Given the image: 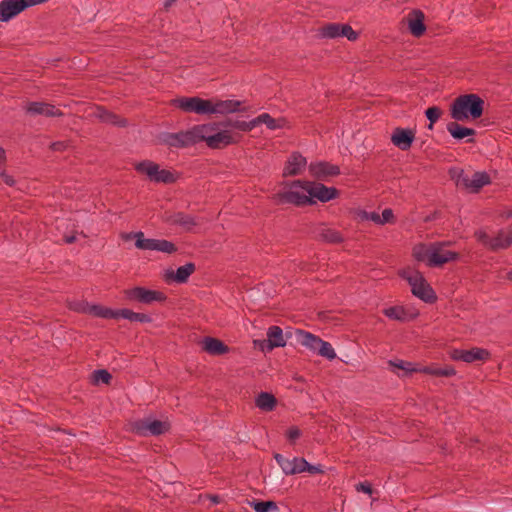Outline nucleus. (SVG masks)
Here are the masks:
<instances>
[{
    "label": "nucleus",
    "mask_w": 512,
    "mask_h": 512,
    "mask_svg": "<svg viewBox=\"0 0 512 512\" xmlns=\"http://www.w3.org/2000/svg\"><path fill=\"white\" fill-rule=\"evenodd\" d=\"M317 353L320 356L327 358L328 360H333L336 358V353L332 345L322 339L318 346Z\"/></svg>",
    "instance_id": "41"
},
{
    "label": "nucleus",
    "mask_w": 512,
    "mask_h": 512,
    "mask_svg": "<svg viewBox=\"0 0 512 512\" xmlns=\"http://www.w3.org/2000/svg\"><path fill=\"white\" fill-rule=\"evenodd\" d=\"M248 504L256 511V512H270V511H278L277 503L274 501H248Z\"/></svg>",
    "instance_id": "37"
},
{
    "label": "nucleus",
    "mask_w": 512,
    "mask_h": 512,
    "mask_svg": "<svg viewBox=\"0 0 512 512\" xmlns=\"http://www.w3.org/2000/svg\"><path fill=\"white\" fill-rule=\"evenodd\" d=\"M88 309V314L90 315L103 319H118V310H113L111 308L96 304L91 305Z\"/></svg>",
    "instance_id": "35"
},
{
    "label": "nucleus",
    "mask_w": 512,
    "mask_h": 512,
    "mask_svg": "<svg viewBox=\"0 0 512 512\" xmlns=\"http://www.w3.org/2000/svg\"><path fill=\"white\" fill-rule=\"evenodd\" d=\"M163 221L168 225L181 227L186 232H192L199 224V218L197 216L181 211L165 212Z\"/></svg>",
    "instance_id": "12"
},
{
    "label": "nucleus",
    "mask_w": 512,
    "mask_h": 512,
    "mask_svg": "<svg viewBox=\"0 0 512 512\" xmlns=\"http://www.w3.org/2000/svg\"><path fill=\"white\" fill-rule=\"evenodd\" d=\"M111 379L112 375L105 369L95 370L92 374V381L94 384H109Z\"/></svg>",
    "instance_id": "42"
},
{
    "label": "nucleus",
    "mask_w": 512,
    "mask_h": 512,
    "mask_svg": "<svg viewBox=\"0 0 512 512\" xmlns=\"http://www.w3.org/2000/svg\"><path fill=\"white\" fill-rule=\"evenodd\" d=\"M26 112L30 115H44L46 117H61L63 112L57 109L54 105L46 102H29L26 107Z\"/></svg>",
    "instance_id": "23"
},
{
    "label": "nucleus",
    "mask_w": 512,
    "mask_h": 512,
    "mask_svg": "<svg viewBox=\"0 0 512 512\" xmlns=\"http://www.w3.org/2000/svg\"><path fill=\"white\" fill-rule=\"evenodd\" d=\"M176 0H166L165 3H164V8L167 10L170 6L173 5V3L175 2Z\"/></svg>",
    "instance_id": "60"
},
{
    "label": "nucleus",
    "mask_w": 512,
    "mask_h": 512,
    "mask_svg": "<svg viewBox=\"0 0 512 512\" xmlns=\"http://www.w3.org/2000/svg\"><path fill=\"white\" fill-rule=\"evenodd\" d=\"M432 251V243L429 245L418 244L413 248V256L417 261L426 262L427 266H429Z\"/></svg>",
    "instance_id": "36"
},
{
    "label": "nucleus",
    "mask_w": 512,
    "mask_h": 512,
    "mask_svg": "<svg viewBox=\"0 0 512 512\" xmlns=\"http://www.w3.org/2000/svg\"><path fill=\"white\" fill-rule=\"evenodd\" d=\"M66 146L67 145L64 142L58 141L51 143L50 148L53 151H63L65 150Z\"/></svg>",
    "instance_id": "54"
},
{
    "label": "nucleus",
    "mask_w": 512,
    "mask_h": 512,
    "mask_svg": "<svg viewBox=\"0 0 512 512\" xmlns=\"http://www.w3.org/2000/svg\"><path fill=\"white\" fill-rule=\"evenodd\" d=\"M367 219L373 221L374 223L376 224H380L381 225V216L379 213L377 212H371L367 215Z\"/></svg>",
    "instance_id": "55"
},
{
    "label": "nucleus",
    "mask_w": 512,
    "mask_h": 512,
    "mask_svg": "<svg viewBox=\"0 0 512 512\" xmlns=\"http://www.w3.org/2000/svg\"><path fill=\"white\" fill-rule=\"evenodd\" d=\"M294 334L296 341L310 349L313 352H317L318 346L321 342V338L304 330L295 329L293 332L287 331L286 336L291 337Z\"/></svg>",
    "instance_id": "26"
},
{
    "label": "nucleus",
    "mask_w": 512,
    "mask_h": 512,
    "mask_svg": "<svg viewBox=\"0 0 512 512\" xmlns=\"http://www.w3.org/2000/svg\"><path fill=\"white\" fill-rule=\"evenodd\" d=\"M199 125L180 131L177 133L165 132L161 134L160 141L162 144L174 148H186L200 143Z\"/></svg>",
    "instance_id": "7"
},
{
    "label": "nucleus",
    "mask_w": 512,
    "mask_h": 512,
    "mask_svg": "<svg viewBox=\"0 0 512 512\" xmlns=\"http://www.w3.org/2000/svg\"><path fill=\"white\" fill-rule=\"evenodd\" d=\"M234 121L235 120L227 119V120H225L223 122H220L218 124H219V127L222 126V127H225V128H227V127L233 128V122Z\"/></svg>",
    "instance_id": "56"
},
{
    "label": "nucleus",
    "mask_w": 512,
    "mask_h": 512,
    "mask_svg": "<svg viewBox=\"0 0 512 512\" xmlns=\"http://www.w3.org/2000/svg\"><path fill=\"white\" fill-rule=\"evenodd\" d=\"M172 105L186 113L208 115L209 100L200 97H179L171 101Z\"/></svg>",
    "instance_id": "11"
},
{
    "label": "nucleus",
    "mask_w": 512,
    "mask_h": 512,
    "mask_svg": "<svg viewBox=\"0 0 512 512\" xmlns=\"http://www.w3.org/2000/svg\"><path fill=\"white\" fill-rule=\"evenodd\" d=\"M196 267L192 262L186 263L183 266L177 268L174 272L173 270L166 272V281H174L176 283H186L191 274L194 273Z\"/></svg>",
    "instance_id": "27"
},
{
    "label": "nucleus",
    "mask_w": 512,
    "mask_h": 512,
    "mask_svg": "<svg viewBox=\"0 0 512 512\" xmlns=\"http://www.w3.org/2000/svg\"><path fill=\"white\" fill-rule=\"evenodd\" d=\"M381 216V225L386 223H392L394 221V214L392 209L386 208L382 211Z\"/></svg>",
    "instance_id": "49"
},
{
    "label": "nucleus",
    "mask_w": 512,
    "mask_h": 512,
    "mask_svg": "<svg viewBox=\"0 0 512 512\" xmlns=\"http://www.w3.org/2000/svg\"><path fill=\"white\" fill-rule=\"evenodd\" d=\"M406 19L409 31L414 37H421L425 33V14L422 10L413 9L408 13Z\"/></svg>",
    "instance_id": "22"
},
{
    "label": "nucleus",
    "mask_w": 512,
    "mask_h": 512,
    "mask_svg": "<svg viewBox=\"0 0 512 512\" xmlns=\"http://www.w3.org/2000/svg\"><path fill=\"white\" fill-rule=\"evenodd\" d=\"M274 459L276 460L277 464L281 467L284 474L292 475V472L295 471V469L292 466V459H288L279 453L274 454Z\"/></svg>",
    "instance_id": "40"
},
{
    "label": "nucleus",
    "mask_w": 512,
    "mask_h": 512,
    "mask_svg": "<svg viewBox=\"0 0 512 512\" xmlns=\"http://www.w3.org/2000/svg\"><path fill=\"white\" fill-rule=\"evenodd\" d=\"M383 313L386 317L404 322L407 320V313L403 307L400 306H392L383 310Z\"/></svg>",
    "instance_id": "38"
},
{
    "label": "nucleus",
    "mask_w": 512,
    "mask_h": 512,
    "mask_svg": "<svg viewBox=\"0 0 512 512\" xmlns=\"http://www.w3.org/2000/svg\"><path fill=\"white\" fill-rule=\"evenodd\" d=\"M340 37H346L350 41H355L358 38V33L349 24H342Z\"/></svg>",
    "instance_id": "48"
},
{
    "label": "nucleus",
    "mask_w": 512,
    "mask_h": 512,
    "mask_svg": "<svg viewBox=\"0 0 512 512\" xmlns=\"http://www.w3.org/2000/svg\"><path fill=\"white\" fill-rule=\"evenodd\" d=\"M254 121H255V127H257L260 124H265L267 126V128L270 130L281 129L284 126V122H285V120L282 118H280V119L273 118L269 113L260 114L259 116L254 118Z\"/></svg>",
    "instance_id": "32"
},
{
    "label": "nucleus",
    "mask_w": 512,
    "mask_h": 512,
    "mask_svg": "<svg viewBox=\"0 0 512 512\" xmlns=\"http://www.w3.org/2000/svg\"><path fill=\"white\" fill-rule=\"evenodd\" d=\"M134 168L138 173L146 175L149 180L156 183L172 184L177 179L171 171L160 169V166L151 160L136 163Z\"/></svg>",
    "instance_id": "8"
},
{
    "label": "nucleus",
    "mask_w": 512,
    "mask_h": 512,
    "mask_svg": "<svg viewBox=\"0 0 512 512\" xmlns=\"http://www.w3.org/2000/svg\"><path fill=\"white\" fill-rule=\"evenodd\" d=\"M306 181L295 180L290 183H285L289 189L287 191L278 192L273 196L277 204H293L295 206H305L314 204L315 201L309 197L304 190V183Z\"/></svg>",
    "instance_id": "3"
},
{
    "label": "nucleus",
    "mask_w": 512,
    "mask_h": 512,
    "mask_svg": "<svg viewBox=\"0 0 512 512\" xmlns=\"http://www.w3.org/2000/svg\"><path fill=\"white\" fill-rule=\"evenodd\" d=\"M247 108L242 106L239 100H209V114H231L236 112H246Z\"/></svg>",
    "instance_id": "17"
},
{
    "label": "nucleus",
    "mask_w": 512,
    "mask_h": 512,
    "mask_svg": "<svg viewBox=\"0 0 512 512\" xmlns=\"http://www.w3.org/2000/svg\"><path fill=\"white\" fill-rule=\"evenodd\" d=\"M342 24L329 23L321 28V34L325 38L334 39L340 37Z\"/></svg>",
    "instance_id": "39"
},
{
    "label": "nucleus",
    "mask_w": 512,
    "mask_h": 512,
    "mask_svg": "<svg viewBox=\"0 0 512 512\" xmlns=\"http://www.w3.org/2000/svg\"><path fill=\"white\" fill-rule=\"evenodd\" d=\"M389 365L396 367L398 369L404 370L405 374H410L412 372H419L423 374H428L435 377H452L456 374V370L453 366L445 365L443 367H439L436 364H432L429 366L417 367L414 363L404 361V360H396L389 361Z\"/></svg>",
    "instance_id": "6"
},
{
    "label": "nucleus",
    "mask_w": 512,
    "mask_h": 512,
    "mask_svg": "<svg viewBox=\"0 0 512 512\" xmlns=\"http://www.w3.org/2000/svg\"><path fill=\"white\" fill-rule=\"evenodd\" d=\"M286 436L289 441L294 442L301 436V430L296 426H292L287 430Z\"/></svg>",
    "instance_id": "50"
},
{
    "label": "nucleus",
    "mask_w": 512,
    "mask_h": 512,
    "mask_svg": "<svg viewBox=\"0 0 512 512\" xmlns=\"http://www.w3.org/2000/svg\"><path fill=\"white\" fill-rule=\"evenodd\" d=\"M490 357V352L484 348L473 347L470 350L453 349L450 352V358L455 361L472 363L475 361H485Z\"/></svg>",
    "instance_id": "16"
},
{
    "label": "nucleus",
    "mask_w": 512,
    "mask_h": 512,
    "mask_svg": "<svg viewBox=\"0 0 512 512\" xmlns=\"http://www.w3.org/2000/svg\"><path fill=\"white\" fill-rule=\"evenodd\" d=\"M492 251L507 249L512 245V227L502 228L493 237Z\"/></svg>",
    "instance_id": "29"
},
{
    "label": "nucleus",
    "mask_w": 512,
    "mask_h": 512,
    "mask_svg": "<svg viewBox=\"0 0 512 512\" xmlns=\"http://www.w3.org/2000/svg\"><path fill=\"white\" fill-rule=\"evenodd\" d=\"M433 251L431 253V259L429 267H441L445 263L457 260L459 253L446 249L450 245V242H435L432 243Z\"/></svg>",
    "instance_id": "13"
},
{
    "label": "nucleus",
    "mask_w": 512,
    "mask_h": 512,
    "mask_svg": "<svg viewBox=\"0 0 512 512\" xmlns=\"http://www.w3.org/2000/svg\"><path fill=\"white\" fill-rule=\"evenodd\" d=\"M64 241L68 244H71V243H74L76 241V236L74 235H71V236H65L64 237Z\"/></svg>",
    "instance_id": "57"
},
{
    "label": "nucleus",
    "mask_w": 512,
    "mask_h": 512,
    "mask_svg": "<svg viewBox=\"0 0 512 512\" xmlns=\"http://www.w3.org/2000/svg\"><path fill=\"white\" fill-rule=\"evenodd\" d=\"M400 275L402 278L407 280L411 286V292L414 296L426 303H434L437 300L434 290L419 271L404 270Z\"/></svg>",
    "instance_id": "4"
},
{
    "label": "nucleus",
    "mask_w": 512,
    "mask_h": 512,
    "mask_svg": "<svg viewBox=\"0 0 512 512\" xmlns=\"http://www.w3.org/2000/svg\"><path fill=\"white\" fill-rule=\"evenodd\" d=\"M466 142H467V143H474V139H473V138H468V139L466 140Z\"/></svg>",
    "instance_id": "62"
},
{
    "label": "nucleus",
    "mask_w": 512,
    "mask_h": 512,
    "mask_svg": "<svg viewBox=\"0 0 512 512\" xmlns=\"http://www.w3.org/2000/svg\"><path fill=\"white\" fill-rule=\"evenodd\" d=\"M90 304L86 301H74L69 304V308L75 312L79 313H89Z\"/></svg>",
    "instance_id": "47"
},
{
    "label": "nucleus",
    "mask_w": 512,
    "mask_h": 512,
    "mask_svg": "<svg viewBox=\"0 0 512 512\" xmlns=\"http://www.w3.org/2000/svg\"><path fill=\"white\" fill-rule=\"evenodd\" d=\"M92 116L100 122L110 124L117 127H126L128 125L127 119L107 110L103 106H96Z\"/></svg>",
    "instance_id": "24"
},
{
    "label": "nucleus",
    "mask_w": 512,
    "mask_h": 512,
    "mask_svg": "<svg viewBox=\"0 0 512 512\" xmlns=\"http://www.w3.org/2000/svg\"><path fill=\"white\" fill-rule=\"evenodd\" d=\"M491 179L488 173L484 171L474 172L471 176L466 174L463 170L459 171L456 176V185L470 190L473 193L490 184Z\"/></svg>",
    "instance_id": "10"
},
{
    "label": "nucleus",
    "mask_w": 512,
    "mask_h": 512,
    "mask_svg": "<svg viewBox=\"0 0 512 512\" xmlns=\"http://www.w3.org/2000/svg\"><path fill=\"white\" fill-rule=\"evenodd\" d=\"M169 428L168 422L152 418H143L132 423L133 433L139 436H158L167 432Z\"/></svg>",
    "instance_id": "9"
},
{
    "label": "nucleus",
    "mask_w": 512,
    "mask_h": 512,
    "mask_svg": "<svg viewBox=\"0 0 512 512\" xmlns=\"http://www.w3.org/2000/svg\"><path fill=\"white\" fill-rule=\"evenodd\" d=\"M506 279L512 282V269L506 273Z\"/></svg>",
    "instance_id": "61"
},
{
    "label": "nucleus",
    "mask_w": 512,
    "mask_h": 512,
    "mask_svg": "<svg viewBox=\"0 0 512 512\" xmlns=\"http://www.w3.org/2000/svg\"><path fill=\"white\" fill-rule=\"evenodd\" d=\"M266 345L269 351L286 345L283 330L279 326L273 325L268 328Z\"/></svg>",
    "instance_id": "30"
},
{
    "label": "nucleus",
    "mask_w": 512,
    "mask_h": 512,
    "mask_svg": "<svg viewBox=\"0 0 512 512\" xmlns=\"http://www.w3.org/2000/svg\"><path fill=\"white\" fill-rule=\"evenodd\" d=\"M202 349L210 355H223L229 351L221 340L209 336L202 340Z\"/></svg>",
    "instance_id": "28"
},
{
    "label": "nucleus",
    "mask_w": 512,
    "mask_h": 512,
    "mask_svg": "<svg viewBox=\"0 0 512 512\" xmlns=\"http://www.w3.org/2000/svg\"><path fill=\"white\" fill-rule=\"evenodd\" d=\"M233 128L243 132H250L255 128V121L254 119L250 121L235 120L233 122Z\"/></svg>",
    "instance_id": "46"
},
{
    "label": "nucleus",
    "mask_w": 512,
    "mask_h": 512,
    "mask_svg": "<svg viewBox=\"0 0 512 512\" xmlns=\"http://www.w3.org/2000/svg\"><path fill=\"white\" fill-rule=\"evenodd\" d=\"M313 235L316 240L329 244H339L344 240L342 234L339 231L327 227L324 224H320L315 227L313 230Z\"/></svg>",
    "instance_id": "25"
},
{
    "label": "nucleus",
    "mask_w": 512,
    "mask_h": 512,
    "mask_svg": "<svg viewBox=\"0 0 512 512\" xmlns=\"http://www.w3.org/2000/svg\"><path fill=\"white\" fill-rule=\"evenodd\" d=\"M6 159L5 150L0 147V162H4Z\"/></svg>",
    "instance_id": "59"
},
{
    "label": "nucleus",
    "mask_w": 512,
    "mask_h": 512,
    "mask_svg": "<svg viewBox=\"0 0 512 512\" xmlns=\"http://www.w3.org/2000/svg\"><path fill=\"white\" fill-rule=\"evenodd\" d=\"M355 488H356V490L358 492H364V493L369 494V495H371L372 492H373L371 484L369 482H367V481L358 483L355 486Z\"/></svg>",
    "instance_id": "51"
},
{
    "label": "nucleus",
    "mask_w": 512,
    "mask_h": 512,
    "mask_svg": "<svg viewBox=\"0 0 512 512\" xmlns=\"http://www.w3.org/2000/svg\"><path fill=\"white\" fill-rule=\"evenodd\" d=\"M118 318L127 319L131 322H140V323L152 322V318L148 314L134 312L127 308L118 310Z\"/></svg>",
    "instance_id": "34"
},
{
    "label": "nucleus",
    "mask_w": 512,
    "mask_h": 512,
    "mask_svg": "<svg viewBox=\"0 0 512 512\" xmlns=\"http://www.w3.org/2000/svg\"><path fill=\"white\" fill-rule=\"evenodd\" d=\"M309 172L312 177L325 180L328 177H334L340 174V168L337 165L326 161L312 162L309 165Z\"/></svg>",
    "instance_id": "19"
},
{
    "label": "nucleus",
    "mask_w": 512,
    "mask_h": 512,
    "mask_svg": "<svg viewBox=\"0 0 512 512\" xmlns=\"http://www.w3.org/2000/svg\"><path fill=\"white\" fill-rule=\"evenodd\" d=\"M0 176H1L2 180L4 181V183L7 184L8 186L15 185L14 178L12 176L8 175L5 171H2L0 173Z\"/></svg>",
    "instance_id": "52"
},
{
    "label": "nucleus",
    "mask_w": 512,
    "mask_h": 512,
    "mask_svg": "<svg viewBox=\"0 0 512 512\" xmlns=\"http://www.w3.org/2000/svg\"><path fill=\"white\" fill-rule=\"evenodd\" d=\"M292 466L295 469V471L292 472V475L299 474L306 471L308 462L302 457H294L292 459Z\"/></svg>",
    "instance_id": "44"
},
{
    "label": "nucleus",
    "mask_w": 512,
    "mask_h": 512,
    "mask_svg": "<svg viewBox=\"0 0 512 512\" xmlns=\"http://www.w3.org/2000/svg\"><path fill=\"white\" fill-rule=\"evenodd\" d=\"M255 404L263 411H272L277 404V399L271 393L261 392L256 397Z\"/></svg>",
    "instance_id": "33"
},
{
    "label": "nucleus",
    "mask_w": 512,
    "mask_h": 512,
    "mask_svg": "<svg viewBox=\"0 0 512 512\" xmlns=\"http://www.w3.org/2000/svg\"><path fill=\"white\" fill-rule=\"evenodd\" d=\"M307 165V160L299 152H293L287 159L284 169L283 177L297 176L302 173Z\"/></svg>",
    "instance_id": "21"
},
{
    "label": "nucleus",
    "mask_w": 512,
    "mask_h": 512,
    "mask_svg": "<svg viewBox=\"0 0 512 512\" xmlns=\"http://www.w3.org/2000/svg\"><path fill=\"white\" fill-rule=\"evenodd\" d=\"M306 471L309 472L310 474H319L324 472V470L322 469V465H311L309 463Z\"/></svg>",
    "instance_id": "53"
},
{
    "label": "nucleus",
    "mask_w": 512,
    "mask_h": 512,
    "mask_svg": "<svg viewBox=\"0 0 512 512\" xmlns=\"http://www.w3.org/2000/svg\"><path fill=\"white\" fill-rule=\"evenodd\" d=\"M425 115L430 121L429 128L431 129L433 124L441 117L442 110L437 106H432L425 111Z\"/></svg>",
    "instance_id": "43"
},
{
    "label": "nucleus",
    "mask_w": 512,
    "mask_h": 512,
    "mask_svg": "<svg viewBox=\"0 0 512 512\" xmlns=\"http://www.w3.org/2000/svg\"><path fill=\"white\" fill-rule=\"evenodd\" d=\"M209 498H210L211 502H213L214 504H218L221 501V498L218 495H211V496H209Z\"/></svg>",
    "instance_id": "58"
},
{
    "label": "nucleus",
    "mask_w": 512,
    "mask_h": 512,
    "mask_svg": "<svg viewBox=\"0 0 512 512\" xmlns=\"http://www.w3.org/2000/svg\"><path fill=\"white\" fill-rule=\"evenodd\" d=\"M125 295L127 299L138 301L143 304H151L153 302H162L166 300L164 293L139 286L126 290Z\"/></svg>",
    "instance_id": "14"
},
{
    "label": "nucleus",
    "mask_w": 512,
    "mask_h": 512,
    "mask_svg": "<svg viewBox=\"0 0 512 512\" xmlns=\"http://www.w3.org/2000/svg\"><path fill=\"white\" fill-rule=\"evenodd\" d=\"M29 8L28 0H2L0 2V21L7 22Z\"/></svg>",
    "instance_id": "18"
},
{
    "label": "nucleus",
    "mask_w": 512,
    "mask_h": 512,
    "mask_svg": "<svg viewBox=\"0 0 512 512\" xmlns=\"http://www.w3.org/2000/svg\"><path fill=\"white\" fill-rule=\"evenodd\" d=\"M476 239L485 247L492 250L493 237H490L485 231L478 230L475 232Z\"/></svg>",
    "instance_id": "45"
},
{
    "label": "nucleus",
    "mask_w": 512,
    "mask_h": 512,
    "mask_svg": "<svg viewBox=\"0 0 512 512\" xmlns=\"http://www.w3.org/2000/svg\"><path fill=\"white\" fill-rule=\"evenodd\" d=\"M304 190L313 200L314 198L320 202H328L338 196V190L334 187H327L322 183L306 181Z\"/></svg>",
    "instance_id": "15"
},
{
    "label": "nucleus",
    "mask_w": 512,
    "mask_h": 512,
    "mask_svg": "<svg viewBox=\"0 0 512 512\" xmlns=\"http://www.w3.org/2000/svg\"><path fill=\"white\" fill-rule=\"evenodd\" d=\"M484 100L477 94H465L457 97L450 108L451 117L456 121L469 118L477 119L482 116Z\"/></svg>",
    "instance_id": "1"
},
{
    "label": "nucleus",
    "mask_w": 512,
    "mask_h": 512,
    "mask_svg": "<svg viewBox=\"0 0 512 512\" xmlns=\"http://www.w3.org/2000/svg\"><path fill=\"white\" fill-rule=\"evenodd\" d=\"M415 140V131L410 128L396 127L391 134V142L402 151H407Z\"/></svg>",
    "instance_id": "20"
},
{
    "label": "nucleus",
    "mask_w": 512,
    "mask_h": 512,
    "mask_svg": "<svg viewBox=\"0 0 512 512\" xmlns=\"http://www.w3.org/2000/svg\"><path fill=\"white\" fill-rule=\"evenodd\" d=\"M447 131L456 140H462L466 137H473L476 135V130L460 125L458 121H452L447 124Z\"/></svg>",
    "instance_id": "31"
},
{
    "label": "nucleus",
    "mask_w": 512,
    "mask_h": 512,
    "mask_svg": "<svg viewBox=\"0 0 512 512\" xmlns=\"http://www.w3.org/2000/svg\"><path fill=\"white\" fill-rule=\"evenodd\" d=\"M125 241L136 239L135 246L141 250L159 251L167 254H173L177 251L176 245L165 239L144 238L142 231L122 234Z\"/></svg>",
    "instance_id": "5"
},
{
    "label": "nucleus",
    "mask_w": 512,
    "mask_h": 512,
    "mask_svg": "<svg viewBox=\"0 0 512 512\" xmlns=\"http://www.w3.org/2000/svg\"><path fill=\"white\" fill-rule=\"evenodd\" d=\"M200 142H205L211 149H222L237 143L229 130H220L216 122L200 124Z\"/></svg>",
    "instance_id": "2"
}]
</instances>
